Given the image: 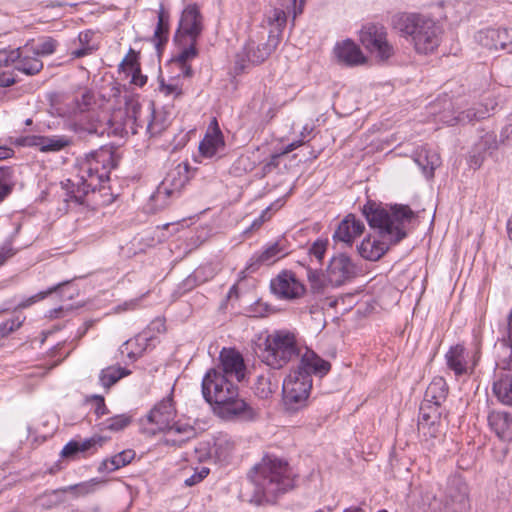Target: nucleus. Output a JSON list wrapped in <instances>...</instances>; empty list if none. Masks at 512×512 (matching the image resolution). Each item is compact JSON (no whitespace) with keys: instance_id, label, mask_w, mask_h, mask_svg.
I'll use <instances>...</instances> for the list:
<instances>
[{"instance_id":"obj_1","label":"nucleus","mask_w":512,"mask_h":512,"mask_svg":"<svg viewBox=\"0 0 512 512\" xmlns=\"http://www.w3.org/2000/svg\"><path fill=\"white\" fill-rule=\"evenodd\" d=\"M363 213L371 228L377 230V236L368 235L357 250L360 256L369 261L379 260L390 248L407 235L406 227L414 213L408 206H394L387 210L382 207L365 205Z\"/></svg>"},{"instance_id":"obj_2","label":"nucleus","mask_w":512,"mask_h":512,"mask_svg":"<svg viewBox=\"0 0 512 512\" xmlns=\"http://www.w3.org/2000/svg\"><path fill=\"white\" fill-rule=\"evenodd\" d=\"M202 394L209 404L216 406L218 413L224 418L252 420L257 415L253 407L238 398L235 382L216 368L209 369L203 377Z\"/></svg>"},{"instance_id":"obj_3","label":"nucleus","mask_w":512,"mask_h":512,"mask_svg":"<svg viewBox=\"0 0 512 512\" xmlns=\"http://www.w3.org/2000/svg\"><path fill=\"white\" fill-rule=\"evenodd\" d=\"M114 167V155L109 147H101L79 158L75 166L76 175L65 183L71 198L82 203L89 192L95 191L109 179Z\"/></svg>"},{"instance_id":"obj_4","label":"nucleus","mask_w":512,"mask_h":512,"mask_svg":"<svg viewBox=\"0 0 512 512\" xmlns=\"http://www.w3.org/2000/svg\"><path fill=\"white\" fill-rule=\"evenodd\" d=\"M254 486L253 500L257 504L274 502L278 496L294 487V475L286 461L266 456L249 474Z\"/></svg>"},{"instance_id":"obj_5","label":"nucleus","mask_w":512,"mask_h":512,"mask_svg":"<svg viewBox=\"0 0 512 512\" xmlns=\"http://www.w3.org/2000/svg\"><path fill=\"white\" fill-rule=\"evenodd\" d=\"M394 27L421 55L433 53L441 43L443 30L433 19L416 13H402L393 18Z\"/></svg>"},{"instance_id":"obj_6","label":"nucleus","mask_w":512,"mask_h":512,"mask_svg":"<svg viewBox=\"0 0 512 512\" xmlns=\"http://www.w3.org/2000/svg\"><path fill=\"white\" fill-rule=\"evenodd\" d=\"M126 119L124 128L136 133L137 127L147 122V132L151 136L161 134L170 124V114L161 109L155 110L152 105L143 109L138 98L129 96L125 100Z\"/></svg>"},{"instance_id":"obj_7","label":"nucleus","mask_w":512,"mask_h":512,"mask_svg":"<svg viewBox=\"0 0 512 512\" xmlns=\"http://www.w3.org/2000/svg\"><path fill=\"white\" fill-rule=\"evenodd\" d=\"M300 352L301 347L293 332L277 330L266 337L265 348L260 357L271 368L280 369Z\"/></svg>"},{"instance_id":"obj_8","label":"nucleus","mask_w":512,"mask_h":512,"mask_svg":"<svg viewBox=\"0 0 512 512\" xmlns=\"http://www.w3.org/2000/svg\"><path fill=\"white\" fill-rule=\"evenodd\" d=\"M312 389V378L301 371L292 369L283 381V402L287 411L297 412L308 405Z\"/></svg>"},{"instance_id":"obj_9","label":"nucleus","mask_w":512,"mask_h":512,"mask_svg":"<svg viewBox=\"0 0 512 512\" xmlns=\"http://www.w3.org/2000/svg\"><path fill=\"white\" fill-rule=\"evenodd\" d=\"M480 357L481 347L477 341L469 347L461 344L451 346L445 354L447 368L457 377L471 375Z\"/></svg>"},{"instance_id":"obj_10","label":"nucleus","mask_w":512,"mask_h":512,"mask_svg":"<svg viewBox=\"0 0 512 512\" xmlns=\"http://www.w3.org/2000/svg\"><path fill=\"white\" fill-rule=\"evenodd\" d=\"M360 42L364 48L380 61H386L394 55V47L387 39L384 27L367 25L360 31Z\"/></svg>"},{"instance_id":"obj_11","label":"nucleus","mask_w":512,"mask_h":512,"mask_svg":"<svg viewBox=\"0 0 512 512\" xmlns=\"http://www.w3.org/2000/svg\"><path fill=\"white\" fill-rule=\"evenodd\" d=\"M200 461H213L216 464H226L234 452V442L227 435H219L213 443H202L195 449Z\"/></svg>"},{"instance_id":"obj_12","label":"nucleus","mask_w":512,"mask_h":512,"mask_svg":"<svg viewBox=\"0 0 512 512\" xmlns=\"http://www.w3.org/2000/svg\"><path fill=\"white\" fill-rule=\"evenodd\" d=\"M189 181L188 164H178L170 169L163 181L157 187L154 198L157 201L170 197H177Z\"/></svg>"},{"instance_id":"obj_13","label":"nucleus","mask_w":512,"mask_h":512,"mask_svg":"<svg viewBox=\"0 0 512 512\" xmlns=\"http://www.w3.org/2000/svg\"><path fill=\"white\" fill-rule=\"evenodd\" d=\"M357 274L358 268L356 264L349 256L343 253L333 256L326 269V279L335 287H339L352 280Z\"/></svg>"},{"instance_id":"obj_14","label":"nucleus","mask_w":512,"mask_h":512,"mask_svg":"<svg viewBox=\"0 0 512 512\" xmlns=\"http://www.w3.org/2000/svg\"><path fill=\"white\" fill-rule=\"evenodd\" d=\"M164 329V323L161 320L153 321L147 329L136 335L134 338L127 340L120 348L122 354H126L128 358L135 360L140 357L154 342L155 337L152 331L161 332Z\"/></svg>"},{"instance_id":"obj_15","label":"nucleus","mask_w":512,"mask_h":512,"mask_svg":"<svg viewBox=\"0 0 512 512\" xmlns=\"http://www.w3.org/2000/svg\"><path fill=\"white\" fill-rule=\"evenodd\" d=\"M219 366L216 368L234 382H241L246 376V365L243 356L234 348H223L219 355Z\"/></svg>"},{"instance_id":"obj_16","label":"nucleus","mask_w":512,"mask_h":512,"mask_svg":"<svg viewBox=\"0 0 512 512\" xmlns=\"http://www.w3.org/2000/svg\"><path fill=\"white\" fill-rule=\"evenodd\" d=\"M272 292L280 299L293 300L305 293L304 285L290 271H282L271 280Z\"/></svg>"},{"instance_id":"obj_17","label":"nucleus","mask_w":512,"mask_h":512,"mask_svg":"<svg viewBox=\"0 0 512 512\" xmlns=\"http://www.w3.org/2000/svg\"><path fill=\"white\" fill-rule=\"evenodd\" d=\"M176 414L177 411L173 403L172 395H169L157 403L146 417L147 422L155 426L151 428V432L166 431L170 428Z\"/></svg>"},{"instance_id":"obj_18","label":"nucleus","mask_w":512,"mask_h":512,"mask_svg":"<svg viewBox=\"0 0 512 512\" xmlns=\"http://www.w3.org/2000/svg\"><path fill=\"white\" fill-rule=\"evenodd\" d=\"M19 144L26 147H35L40 152H59L72 144V139L66 135L41 136L31 135L22 137Z\"/></svg>"},{"instance_id":"obj_19","label":"nucleus","mask_w":512,"mask_h":512,"mask_svg":"<svg viewBox=\"0 0 512 512\" xmlns=\"http://www.w3.org/2000/svg\"><path fill=\"white\" fill-rule=\"evenodd\" d=\"M440 411L434 408L432 415L423 414L418 418V431L422 438V441L426 443L428 448H432L436 445V442H440L443 432L440 424Z\"/></svg>"},{"instance_id":"obj_20","label":"nucleus","mask_w":512,"mask_h":512,"mask_svg":"<svg viewBox=\"0 0 512 512\" xmlns=\"http://www.w3.org/2000/svg\"><path fill=\"white\" fill-rule=\"evenodd\" d=\"M365 230L363 221L357 219L355 215L348 214L340 221L337 229L333 234L335 242L343 243L347 247H351L354 240L361 236Z\"/></svg>"},{"instance_id":"obj_21","label":"nucleus","mask_w":512,"mask_h":512,"mask_svg":"<svg viewBox=\"0 0 512 512\" xmlns=\"http://www.w3.org/2000/svg\"><path fill=\"white\" fill-rule=\"evenodd\" d=\"M333 54L339 63L346 66H358L367 62L360 47L350 39L338 41L333 48Z\"/></svg>"},{"instance_id":"obj_22","label":"nucleus","mask_w":512,"mask_h":512,"mask_svg":"<svg viewBox=\"0 0 512 512\" xmlns=\"http://www.w3.org/2000/svg\"><path fill=\"white\" fill-rule=\"evenodd\" d=\"M288 253L287 241L285 239H278L277 241L266 245L261 252L255 253L250 259V265L270 266L288 255Z\"/></svg>"},{"instance_id":"obj_23","label":"nucleus","mask_w":512,"mask_h":512,"mask_svg":"<svg viewBox=\"0 0 512 512\" xmlns=\"http://www.w3.org/2000/svg\"><path fill=\"white\" fill-rule=\"evenodd\" d=\"M492 391L499 402L512 406V372L510 370L497 365Z\"/></svg>"},{"instance_id":"obj_24","label":"nucleus","mask_w":512,"mask_h":512,"mask_svg":"<svg viewBox=\"0 0 512 512\" xmlns=\"http://www.w3.org/2000/svg\"><path fill=\"white\" fill-rule=\"evenodd\" d=\"M225 147L223 134L218 126L216 118H214L199 145L200 153L208 158L215 156Z\"/></svg>"},{"instance_id":"obj_25","label":"nucleus","mask_w":512,"mask_h":512,"mask_svg":"<svg viewBox=\"0 0 512 512\" xmlns=\"http://www.w3.org/2000/svg\"><path fill=\"white\" fill-rule=\"evenodd\" d=\"M281 8L271 9L267 15V21L281 29L286 24V11L293 13V18L301 14L306 0H278Z\"/></svg>"},{"instance_id":"obj_26","label":"nucleus","mask_w":512,"mask_h":512,"mask_svg":"<svg viewBox=\"0 0 512 512\" xmlns=\"http://www.w3.org/2000/svg\"><path fill=\"white\" fill-rule=\"evenodd\" d=\"M300 363L295 370H301L307 373L310 377L312 374L324 376L330 369L331 364L318 356L314 351L304 348L300 354Z\"/></svg>"},{"instance_id":"obj_27","label":"nucleus","mask_w":512,"mask_h":512,"mask_svg":"<svg viewBox=\"0 0 512 512\" xmlns=\"http://www.w3.org/2000/svg\"><path fill=\"white\" fill-rule=\"evenodd\" d=\"M10 59L15 63V69L27 75L39 73L43 68L42 61L28 48L13 51Z\"/></svg>"},{"instance_id":"obj_28","label":"nucleus","mask_w":512,"mask_h":512,"mask_svg":"<svg viewBox=\"0 0 512 512\" xmlns=\"http://www.w3.org/2000/svg\"><path fill=\"white\" fill-rule=\"evenodd\" d=\"M278 38L269 35L268 40L264 43H257L250 40L245 46V55L249 62L259 64L269 57L278 45Z\"/></svg>"},{"instance_id":"obj_29","label":"nucleus","mask_w":512,"mask_h":512,"mask_svg":"<svg viewBox=\"0 0 512 512\" xmlns=\"http://www.w3.org/2000/svg\"><path fill=\"white\" fill-rule=\"evenodd\" d=\"M179 29L194 42L202 32V17L195 5L187 6L181 15Z\"/></svg>"},{"instance_id":"obj_30","label":"nucleus","mask_w":512,"mask_h":512,"mask_svg":"<svg viewBox=\"0 0 512 512\" xmlns=\"http://www.w3.org/2000/svg\"><path fill=\"white\" fill-rule=\"evenodd\" d=\"M488 422L500 439L512 440V415L507 412L493 411L488 416Z\"/></svg>"},{"instance_id":"obj_31","label":"nucleus","mask_w":512,"mask_h":512,"mask_svg":"<svg viewBox=\"0 0 512 512\" xmlns=\"http://www.w3.org/2000/svg\"><path fill=\"white\" fill-rule=\"evenodd\" d=\"M496 106V101L494 99H489V102L480 104L478 108H471L467 111L460 112L456 117L446 120V123L454 125L456 123H466L484 119L490 115V112L493 111Z\"/></svg>"},{"instance_id":"obj_32","label":"nucleus","mask_w":512,"mask_h":512,"mask_svg":"<svg viewBox=\"0 0 512 512\" xmlns=\"http://www.w3.org/2000/svg\"><path fill=\"white\" fill-rule=\"evenodd\" d=\"M447 393L446 381L442 377H436L428 385L423 401L433 403L434 408H437V411H439L441 404L447 397Z\"/></svg>"},{"instance_id":"obj_33","label":"nucleus","mask_w":512,"mask_h":512,"mask_svg":"<svg viewBox=\"0 0 512 512\" xmlns=\"http://www.w3.org/2000/svg\"><path fill=\"white\" fill-rule=\"evenodd\" d=\"M135 458V451L132 449L123 450L112 457L104 459L99 468V472H114L128 464Z\"/></svg>"},{"instance_id":"obj_34","label":"nucleus","mask_w":512,"mask_h":512,"mask_svg":"<svg viewBox=\"0 0 512 512\" xmlns=\"http://www.w3.org/2000/svg\"><path fill=\"white\" fill-rule=\"evenodd\" d=\"M503 38H505V34L502 33V29H487L476 35V40L481 46L494 51L502 49Z\"/></svg>"},{"instance_id":"obj_35","label":"nucleus","mask_w":512,"mask_h":512,"mask_svg":"<svg viewBox=\"0 0 512 512\" xmlns=\"http://www.w3.org/2000/svg\"><path fill=\"white\" fill-rule=\"evenodd\" d=\"M129 374L130 371L126 368L119 366H109L100 371L99 383L106 391H108L120 379L128 376Z\"/></svg>"},{"instance_id":"obj_36","label":"nucleus","mask_w":512,"mask_h":512,"mask_svg":"<svg viewBox=\"0 0 512 512\" xmlns=\"http://www.w3.org/2000/svg\"><path fill=\"white\" fill-rule=\"evenodd\" d=\"M166 431L169 433H175L180 436L179 440H172L173 443L181 444L193 437L196 436V429L195 427L187 422L183 421L181 419L174 421L171 423L170 428H168Z\"/></svg>"},{"instance_id":"obj_37","label":"nucleus","mask_w":512,"mask_h":512,"mask_svg":"<svg viewBox=\"0 0 512 512\" xmlns=\"http://www.w3.org/2000/svg\"><path fill=\"white\" fill-rule=\"evenodd\" d=\"M468 508V494L466 488L463 487L457 495H449L444 506V512H466Z\"/></svg>"},{"instance_id":"obj_38","label":"nucleus","mask_w":512,"mask_h":512,"mask_svg":"<svg viewBox=\"0 0 512 512\" xmlns=\"http://www.w3.org/2000/svg\"><path fill=\"white\" fill-rule=\"evenodd\" d=\"M67 488H59L47 491L40 495L37 499L40 506L45 508H52L66 500Z\"/></svg>"},{"instance_id":"obj_39","label":"nucleus","mask_w":512,"mask_h":512,"mask_svg":"<svg viewBox=\"0 0 512 512\" xmlns=\"http://www.w3.org/2000/svg\"><path fill=\"white\" fill-rule=\"evenodd\" d=\"M131 423V417L126 414L115 415L103 421L101 430H108L111 432H119L125 429Z\"/></svg>"},{"instance_id":"obj_40","label":"nucleus","mask_w":512,"mask_h":512,"mask_svg":"<svg viewBox=\"0 0 512 512\" xmlns=\"http://www.w3.org/2000/svg\"><path fill=\"white\" fill-rule=\"evenodd\" d=\"M254 393L261 399L269 398L276 390V385L272 384L270 378L259 376L254 383Z\"/></svg>"},{"instance_id":"obj_41","label":"nucleus","mask_w":512,"mask_h":512,"mask_svg":"<svg viewBox=\"0 0 512 512\" xmlns=\"http://www.w3.org/2000/svg\"><path fill=\"white\" fill-rule=\"evenodd\" d=\"M99 484V481L96 479H91L86 482H82L75 485H70L67 488V493H72L75 497L85 496L90 493H93L96 490V486Z\"/></svg>"},{"instance_id":"obj_42","label":"nucleus","mask_w":512,"mask_h":512,"mask_svg":"<svg viewBox=\"0 0 512 512\" xmlns=\"http://www.w3.org/2000/svg\"><path fill=\"white\" fill-rule=\"evenodd\" d=\"M426 164L422 162V154H419L416 162L422 168L423 173L427 177H432L434 170L436 167L440 165V158L436 153H431V155H425Z\"/></svg>"},{"instance_id":"obj_43","label":"nucleus","mask_w":512,"mask_h":512,"mask_svg":"<svg viewBox=\"0 0 512 512\" xmlns=\"http://www.w3.org/2000/svg\"><path fill=\"white\" fill-rule=\"evenodd\" d=\"M62 284H57L51 288H49L48 290L46 291H42V292H39L23 301H21L16 309H25V308H28L30 307L31 305L35 304L36 302L38 301H41L43 299H45L48 295L52 294L53 292H55Z\"/></svg>"},{"instance_id":"obj_44","label":"nucleus","mask_w":512,"mask_h":512,"mask_svg":"<svg viewBox=\"0 0 512 512\" xmlns=\"http://www.w3.org/2000/svg\"><path fill=\"white\" fill-rule=\"evenodd\" d=\"M107 441L106 437L94 435L88 439L83 441H78L80 452H86L91 449H97L98 447H102L103 444Z\"/></svg>"},{"instance_id":"obj_45","label":"nucleus","mask_w":512,"mask_h":512,"mask_svg":"<svg viewBox=\"0 0 512 512\" xmlns=\"http://www.w3.org/2000/svg\"><path fill=\"white\" fill-rule=\"evenodd\" d=\"M11 176V169L8 167L0 168V202L4 200L5 197L9 195L11 192V187L9 186V180Z\"/></svg>"},{"instance_id":"obj_46","label":"nucleus","mask_w":512,"mask_h":512,"mask_svg":"<svg viewBox=\"0 0 512 512\" xmlns=\"http://www.w3.org/2000/svg\"><path fill=\"white\" fill-rule=\"evenodd\" d=\"M328 247L327 239H317L309 248V254L321 262Z\"/></svg>"},{"instance_id":"obj_47","label":"nucleus","mask_w":512,"mask_h":512,"mask_svg":"<svg viewBox=\"0 0 512 512\" xmlns=\"http://www.w3.org/2000/svg\"><path fill=\"white\" fill-rule=\"evenodd\" d=\"M56 41L52 38H46L41 41L33 51V54L38 55H50L55 52Z\"/></svg>"},{"instance_id":"obj_48","label":"nucleus","mask_w":512,"mask_h":512,"mask_svg":"<svg viewBox=\"0 0 512 512\" xmlns=\"http://www.w3.org/2000/svg\"><path fill=\"white\" fill-rule=\"evenodd\" d=\"M120 67L123 71H132L135 70L136 72H139V63L137 60V53L130 49L129 53L126 55V57L122 60Z\"/></svg>"},{"instance_id":"obj_49","label":"nucleus","mask_w":512,"mask_h":512,"mask_svg":"<svg viewBox=\"0 0 512 512\" xmlns=\"http://www.w3.org/2000/svg\"><path fill=\"white\" fill-rule=\"evenodd\" d=\"M167 34L168 24L165 20L164 11L161 9L158 13V23L154 32V37L157 38L159 42H161L163 38L166 40Z\"/></svg>"},{"instance_id":"obj_50","label":"nucleus","mask_w":512,"mask_h":512,"mask_svg":"<svg viewBox=\"0 0 512 512\" xmlns=\"http://www.w3.org/2000/svg\"><path fill=\"white\" fill-rule=\"evenodd\" d=\"M23 320L19 318L10 319L0 324V336L5 337L22 325Z\"/></svg>"},{"instance_id":"obj_51","label":"nucleus","mask_w":512,"mask_h":512,"mask_svg":"<svg viewBox=\"0 0 512 512\" xmlns=\"http://www.w3.org/2000/svg\"><path fill=\"white\" fill-rule=\"evenodd\" d=\"M91 400L94 401V413L97 417H101L103 415L108 414V409L105 404L104 397L101 395H94L91 397Z\"/></svg>"},{"instance_id":"obj_52","label":"nucleus","mask_w":512,"mask_h":512,"mask_svg":"<svg viewBox=\"0 0 512 512\" xmlns=\"http://www.w3.org/2000/svg\"><path fill=\"white\" fill-rule=\"evenodd\" d=\"M209 474V468L202 467L198 472H195L190 477L186 478L184 483L186 486H193L201 482Z\"/></svg>"},{"instance_id":"obj_53","label":"nucleus","mask_w":512,"mask_h":512,"mask_svg":"<svg viewBox=\"0 0 512 512\" xmlns=\"http://www.w3.org/2000/svg\"><path fill=\"white\" fill-rule=\"evenodd\" d=\"M159 90L161 93H163L166 96H170V95L176 96V95L181 94V90L177 84H174V83L166 84V83H164V81H161Z\"/></svg>"},{"instance_id":"obj_54","label":"nucleus","mask_w":512,"mask_h":512,"mask_svg":"<svg viewBox=\"0 0 512 512\" xmlns=\"http://www.w3.org/2000/svg\"><path fill=\"white\" fill-rule=\"evenodd\" d=\"M70 128L80 137H84L85 135L97 134V129L93 126L84 127L82 124L74 123L71 125Z\"/></svg>"},{"instance_id":"obj_55","label":"nucleus","mask_w":512,"mask_h":512,"mask_svg":"<svg viewBox=\"0 0 512 512\" xmlns=\"http://www.w3.org/2000/svg\"><path fill=\"white\" fill-rule=\"evenodd\" d=\"M80 452L78 441L68 442L62 449L61 455L65 458L73 457L75 454Z\"/></svg>"},{"instance_id":"obj_56","label":"nucleus","mask_w":512,"mask_h":512,"mask_svg":"<svg viewBox=\"0 0 512 512\" xmlns=\"http://www.w3.org/2000/svg\"><path fill=\"white\" fill-rule=\"evenodd\" d=\"M197 54L196 48L192 43L189 47L185 48L178 56V60L181 63H185L188 60L194 58Z\"/></svg>"},{"instance_id":"obj_57","label":"nucleus","mask_w":512,"mask_h":512,"mask_svg":"<svg viewBox=\"0 0 512 512\" xmlns=\"http://www.w3.org/2000/svg\"><path fill=\"white\" fill-rule=\"evenodd\" d=\"M502 33L505 34V38L502 40V50L512 53V28H503Z\"/></svg>"},{"instance_id":"obj_58","label":"nucleus","mask_w":512,"mask_h":512,"mask_svg":"<svg viewBox=\"0 0 512 512\" xmlns=\"http://www.w3.org/2000/svg\"><path fill=\"white\" fill-rule=\"evenodd\" d=\"M267 213H268V208L266 210H264L261 215L255 219L252 224L250 225V227L245 231L246 233L247 232H251V231H254V230H257L259 229L262 224L267 221Z\"/></svg>"},{"instance_id":"obj_59","label":"nucleus","mask_w":512,"mask_h":512,"mask_svg":"<svg viewBox=\"0 0 512 512\" xmlns=\"http://www.w3.org/2000/svg\"><path fill=\"white\" fill-rule=\"evenodd\" d=\"M16 82L13 73L4 71L0 74V87H9Z\"/></svg>"},{"instance_id":"obj_60","label":"nucleus","mask_w":512,"mask_h":512,"mask_svg":"<svg viewBox=\"0 0 512 512\" xmlns=\"http://www.w3.org/2000/svg\"><path fill=\"white\" fill-rule=\"evenodd\" d=\"M130 73L132 74V83L139 86V87H142L146 84L147 82V77L142 75L141 74V71L139 70V72H136L135 70H132L130 71Z\"/></svg>"},{"instance_id":"obj_61","label":"nucleus","mask_w":512,"mask_h":512,"mask_svg":"<svg viewBox=\"0 0 512 512\" xmlns=\"http://www.w3.org/2000/svg\"><path fill=\"white\" fill-rule=\"evenodd\" d=\"M434 410V404L430 402L423 401L420 406L419 416H423V414L432 415Z\"/></svg>"},{"instance_id":"obj_62","label":"nucleus","mask_w":512,"mask_h":512,"mask_svg":"<svg viewBox=\"0 0 512 512\" xmlns=\"http://www.w3.org/2000/svg\"><path fill=\"white\" fill-rule=\"evenodd\" d=\"M138 305V300H130L116 307L117 312L133 310Z\"/></svg>"},{"instance_id":"obj_63","label":"nucleus","mask_w":512,"mask_h":512,"mask_svg":"<svg viewBox=\"0 0 512 512\" xmlns=\"http://www.w3.org/2000/svg\"><path fill=\"white\" fill-rule=\"evenodd\" d=\"M14 155V150L8 146H0V160L11 158Z\"/></svg>"},{"instance_id":"obj_64","label":"nucleus","mask_w":512,"mask_h":512,"mask_svg":"<svg viewBox=\"0 0 512 512\" xmlns=\"http://www.w3.org/2000/svg\"><path fill=\"white\" fill-rule=\"evenodd\" d=\"M278 158H279V155H272L269 162H267L264 165V167H263L264 171L270 172L273 168L277 167L278 166Z\"/></svg>"}]
</instances>
